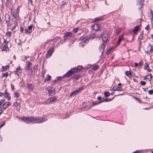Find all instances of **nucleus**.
Wrapping results in <instances>:
<instances>
[{
    "label": "nucleus",
    "instance_id": "1",
    "mask_svg": "<svg viewBox=\"0 0 153 153\" xmlns=\"http://www.w3.org/2000/svg\"><path fill=\"white\" fill-rule=\"evenodd\" d=\"M21 120H23L26 123H30L34 122L35 123H41L47 120V119L45 118H36L34 117H24L21 118Z\"/></svg>",
    "mask_w": 153,
    "mask_h": 153
},
{
    "label": "nucleus",
    "instance_id": "2",
    "mask_svg": "<svg viewBox=\"0 0 153 153\" xmlns=\"http://www.w3.org/2000/svg\"><path fill=\"white\" fill-rule=\"evenodd\" d=\"M101 38L104 42L107 41L110 39V35L108 32L106 31L103 32Z\"/></svg>",
    "mask_w": 153,
    "mask_h": 153
},
{
    "label": "nucleus",
    "instance_id": "3",
    "mask_svg": "<svg viewBox=\"0 0 153 153\" xmlns=\"http://www.w3.org/2000/svg\"><path fill=\"white\" fill-rule=\"evenodd\" d=\"M113 100V99H108V98H103L102 99V100H100L97 103H95L94 102H93L92 103V105H91V107H90L89 108H91V107L92 106L96 105L97 104H100L101 102H109Z\"/></svg>",
    "mask_w": 153,
    "mask_h": 153
},
{
    "label": "nucleus",
    "instance_id": "4",
    "mask_svg": "<svg viewBox=\"0 0 153 153\" xmlns=\"http://www.w3.org/2000/svg\"><path fill=\"white\" fill-rule=\"evenodd\" d=\"M84 88L82 86L76 90L73 91L70 94V96L71 97H72L73 95H74L77 94L80 91H82L83 89Z\"/></svg>",
    "mask_w": 153,
    "mask_h": 153
},
{
    "label": "nucleus",
    "instance_id": "5",
    "mask_svg": "<svg viewBox=\"0 0 153 153\" xmlns=\"http://www.w3.org/2000/svg\"><path fill=\"white\" fill-rule=\"evenodd\" d=\"M20 99H17L16 100V102L13 103V106L15 107L14 109L18 111H19L20 108V106L19 101Z\"/></svg>",
    "mask_w": 153,
    "mask_h": 153
},
{
    "label": "nucleus",
    "instance_id": "6",
    "mask_svg": "<svg viewBox=\"0 0 153 153\" xmlns=\"http://www.w3.org/2000/svg\"><path fill=\"white\" fill-rule=\"evenodd\" d=\"M7 42L6 41L5 39H4L3 44L1 48L2 51H7L9 49L8 47L7 46Z\"/></svg>",
    "mask_w": 153,
    "mask_h": 153
},
{
    "label": "nucleus",
    "instance_id": "7",
    "mask_svg": "<svg viewBox=\"0 0 153 153\" xmlns=\"http://www.w3.org/2000/svg\"><path fill=\"white\" fill-rule=\"evenodd\" d=\"M89 41L88 38H83L82 39V40L79 43L80 45L82 47H84V45H85Z\"/></svg>",
    "mask_w": 153,
    "mask_h": 153
},
{
    "label": "nucleus",
    "instance_id": "8",
    "mask_svg": "<svg viewBox=\"0 0 153 153\" xmlns=\"http://www.w3.org/2000/svg\"><path fill=\"white\" fill-rule=\"evenodd\" d=\"M74 69H71L64 74L63 77H69L71 76L72 74L74 73Z\"/></svg>",
    "mask_w": 153,
    "mask_h": 153
},
{
    "label": "nucleus",
    "instance_id": "9",
    "mask_svg": "<svg viewBox=\"0 0 153 153\" xmlns=\"http://www.w3.org/2000/svg\"><path fill=\"white\" fill-rule=\"evenodd\" d=\"M146 52L149 54H152V53L153 49L152 45H149L146 48Z\"/></svg>",
    "mask_w": 153,
    "mask_h": 153
},
{
    "label": "nucleus",
    "instance_id": "10",
    "mask_svg": "<svg viewBox=\"0 0 153 153\" xmlns=\"http://www.w3.org/2000/svg\"><path fill=\"white\" fill-rule=\"evenodd\" d=\"M54 51L53 48H50L49 50L47 51L46 54V57H49L52 54Z\"/></svg>",
    "mask_w": 153,
    "mask_h": 153
},
{
    "label": "nucleus",
    "instance_id": "11",
    "mask_svg": "<svg viewBox=\"0 0 153 153\" xmlns=\"http://www.w3.org/2000/svg\"><path fill=\"white\" fill-rule=\"evenodd\" d=\"M48 91L49 95L51 96H53L55 94V90L53 88L48 89Z\"/></svg>",
    "mask_w": 153,
    "mask_h": 153
},
{
    "label": "nucleus",
    "instance_id": "12",
    "mask_svg": "<svg viewBox=\"0 0 153 153\" xmlns=\"http://www.w3.org/2000/svg\"><path fill=\"white\" fill-rule=\"evenodd\" d=\"M100 25L98 24H95L93 25L92 28L95 31L97 30L100 28Z\"/></svg>",
    "mask_w": 153,
    "mask_h": 153
},
{
    "label": "nucleus",
    "instance_id": "13",
    "mask_svg": "<svg viewBox=\"0 0 153 153\" xmlns=\"http://www.w3.org/2000/svg\"><path fill=\"white\" fill-rule=\"evenodd\" d=\"M16 74L19 76L21 75V73L22 72V69L20 66H19L16 68Z\"/></svg>",
    "mask_w": 153,
    "mask_h": 153
},
{
    "label": "nucleus",
    "instance_id": "14",
    "mask_svg": "<svg viewBox=\"0 0 153 153\" xmlns=\"http://www.w3.org/2000/svg\"><path fill=\"white\" fill-rule=\"evenodd\" d=\"M140 29V27L139 26H137L134 27L132 31H130V33L133 32L134 33H136Z\"/></svg>",
    "mask_w": 153,
    "mask_h": 153
},
{
    "label": "nucleus",
    "instance_id": "15",
    "mask_svg": "<svg viewBox=\"0 0 153 153\" xmlns=\"http://www.w3.org/2000/svg\"><path fill=\"white\" fill-rule=\"evenodd\" d=\"M28 64L25 67V70H32V69L31 68V66L32 65V63L30 62H28Z\"/></svg>",
    "mask_w": 153,
    "mask_h": 153
},
{
    "label": "nucleus",
    "instance_id": "16",
    "mask_svg": "<svg viewBox=\"0 0 153 153\" xmlns=\"http://www.w3.org/2000/svg\"><path fill=\"white\" fill-rule=\"evenodd\" d=\"M114 91H121L122 90V88L121 87H119L118 85H115L113 88Z\"/></svg>",
    "mask_w": 153,
    "mask_h": 153
},
{
    "label": "nucleus",
    "instance_id": "17",
    "mask_svg": "<svg viewBox=\"0 0 153 153\" xmlns=\"http://www.w3.org/2000/svg\"><path fill=\"white\" fill-rule=\"evenodd\" d=\"M11 103L9 102H6L3 105V108L5 109L7 107L11 105Z\"/></svg>",
    "mask_w": 153,
    "mask_h": 153
},
{
    "label": "nucleus",
    "instance_id": "18",
    "mask_svg": "<svg viewBox=\"0 0 153 153\" xmlns=\"http://www.w3.org/2000/svg\"><path fill=\"white\" fill-rule=\"evenodd\" d=\"M4 95L5 97L7 98L8 100L10 99L11 97L10 96V94L9 93L7 92V91H6V90H5V91Z\"/></svg>",
    "mask_w": 153,
    "mask_h": 153
},
{
    "label": "nucleus",
    "instance_id": "19",
    "mask_svg": "<svg viewBox=\"0 0 153 153\" xmlns=\"http://www.w3.org/2000/svg\"><path fill=\"white\" fill-rule=\"evenodd\" d=\"M27 87L30 91H33V87L32 84L30 83H27Z\"/></svg>",
    "mask_w": 153,
    "mask_h": 153
},
{
    "label": "nucleus",
    "instance_id": "20",
    "mask_svg": "<svg viewBox=\"0 0 153 153\" xmlns=\"http://www.w3.org/2000/svg\"><path fill=\"white\" fill-rule=\"evenodd\" d=\"M10 16L8 14H6L5 16V20L6 22H9L10 20Z\"/></svg>",
    "mask_w": 153,
    "mask_h": 153
},
{
    "label": "nucleus",
    "instance_id": "21",
    "mask_svg": "<svg viewBox=\"0 0 153 153\" xmlns=\"http://www.w3.org/2000/svg\"><path fill=\"white\" fill-rule=\"evenodd\" d=\"M152 76L151 74H150L149 75H147L146 77H145L144 79L146 80L148 79L149 81L150 82L151 81L152 79Z\"/></svg>",
    "mask_w": 153,
    "mask_h": 153
},
{
    "label": "nucleus",
    "instance_id": "22",
    "mask_svg": "<svg viewBox=\"0 0 153 153\" xmlns=\"http://www.w3.org/2000/svg\"><path fill=\"white\" fill-rule=\"evenodd\" d=\"M123 35H120L119 37L118 40L117 41V45H119L120 43L121 42L123 39Z\"/></svg>",
    "mask_w": 153,
    "mask_h": 153
},
{
    "label": "nucleus",
    "instance_id": "23",
    "mask_svg": "<svg viewBox=\"0 0 153 153\" xmlns=\"http://www.w3.org/2000/svg\"><path fill=\"white\" fill-rule=\"evenodd\" d=\"M106 45V44L105 43H103L102 44L100 48L101 51H103Z\"/></svg>",
    "mask_w": 153,
    "mask_h": 153
},
{
    "label": "nucleus",
    "instance_id": "24",
    "mask_svg": "<svg viewBox=\"0 0 153 153\" xmlns=\"http://www.w3.org/2000/svg\"><path fill=\"white\" fill-rule=\"evenodd\" d=\"M64 36L66 37L71 36H72V32H67L65 33Z\"/></svg>",
    "mask_w": 153,
    "mask_h": 153
},
{
    "label": "nucleus",
    "instance_id": "25",
    "mask_svg": "<svg viewBox=\"0 0 153 153\" xmlns=\"http://www.w3.org/2000/svg\"><path fill=\"white\" fill-rule=\"evenodd\" d=\"M50 102H53L55 101L56 100V97L55 96L49 98Z\"/></svg>",
    "mask_w": 153,
    "mask_h": 153
},
{
    "label": "nucleus",
    "instance_id": "26",
    "mask_svg": "<svg viewBox=\"0 0 153 153\" xmlns=\"http://www.w3.org/2000/svg\"><path fill=\"white\" fill-rule=\"evenodd\" d=\"M125 74L129 77H130L132 76L131 71H126Z\"/></svg>",
    "mask_w": 153,
    "mask_h": 153
},
{
    "label": "nucleus",
    "instance_id": "27",
    "mask_svg": "<svg viewBox=\"0 0 153 153\" xmlns=\"http://www.w3.org/2000/svg\"><path fill=\"white\" fill-rule=\"evenodd\" d=\"M138 2V4H139V5H140V7L139 8L140 9L142 6V5L143 4V0H137Z\"/></svg>",
    "mask_w": 153,
    "mask_h": 153
},
{
    "label": "nucleus",
    "instance_id": "28",
    "mask_svg": "<svg viewBox=\"0 0 153 153\" xmlns=\"http://www.w3.org/2000/svg\"><path fill=\"white\" fill-rule=\"evenodd\" d=\"M33 27V25H30L28 26L27 27L28 30L29 31V32H32V28Z\"/></svg>",
    "mask_w": 153,
    "mask_h": 153
},
{
    "label": "nucleus",
    "instance_id": "29",
    "mask_svg": "<svg viewBox=\"0 0 153 153\" xmlns=\"http://www.w3.org/2000/svg\"><path fill=\"white\" fill-rule=\"evenodd\" d=\"M9 67V65H7L5 66H2V69L4 71H6L7 69H8Z\"/></svg>",
    "mask_w": 153,
    "mask_h": 153
},
{
    "label": "nucleus",
    "instance_id": "30",
    "mask_svg": "<svg viewBox=\"0 0 153 153\" xmlns=\"http://www.w3.org/2000/svg\"><path fill=\"white\" fill-rule=\"evenodd\" d=\"M104 96L105 97H108L110 95V94L108 91H105L104 92Z\"/></svg>",
    "mask_w": 153,
    "mask_h": 153
},
{
    "label": "nucleus",
    "instance_id": "31",
    "mask_svg": "<svg viewBox=\"0 0 153 153\" xmlns=\"http://www.w3.org/2000/svg\"><path fill=\"white\" fill-rule=\"evenodd\" d=\"M73 69H74V72L77 73L78 72H79L81 71V69L80 68H73Z\"/></svg>",
    "mask_w": 153,
    "mask_h": 153
},
{
    "label": "nucleus",
    "instance_id": "32",
    "mask_svg": "<svg viewBox=\"0 0 153 153\" xmlns=\"http://www.w3.org/2000/svg\"><path fill=\"white\" fill-rule=\"evenodd\" d=\"M51 103L49 98L46 100L45 101L43 102V104H48Z\"/></svg>",
    "mask_w": 153,
    "mask_h": 153
},
{
    "label": "nucleus",
    "instance_id": "33",
    "mask_svg": "<svg viewBox=\"0 0 153 153\" xmlns=\"http://www.w3.org/2000/svg\"><path fill=\"white\" fill-rule=\"evenodd\" d=\"M62 77H61V76H58L57 77H56V79H55L54 81H53V82H55L56 81H59V80H60L61 79H62Z\"/></svg>",
    "mask_w": 153,
    "mask_h": 153
},
{
    "label": "nucleus",
    "instance_id": "34",
    "mask_svg": "<svg viewBox=\"0 0 153 153\" xmlns=\"http://www.w3.org/2000/svg\"><path fill=\"white\" fill-rule=\"evenodd\" d=\"M103 20L102 18H96L94 20V22H97L99 21H101Z\"/></svg>",
    "mask_w": 153,
    "mask_h": 153
},
{
    "label": "nucleus",
    "instance_id": "35",
    "mask_svg": "<svg viewBox=\"0 0 153 153\" xmlns=\"http://www.w3.org/2000/svg\"><path fill=\"white\" fill-rule=\"evenodd\" d=\"M29 71H30L28 72H27V74L28 76H30L33 74V70L32 69V70H29Z\"/></svg>",
    "mask_w": 153,
    "mask_h": 153
},
{
    "label": "nucleus",
    "instance_id": "36",
    "mask_svg": "<svg viewBox=\"0 0 153 153\" xmlns=\"http://www.w3.org/2000/svg\"><path fill=\"white\" fill-rule=\"evenodd\" d=\"M99 68V66L98 65H96L94 66L92 68V69L94 71H96Z\"/></svg>",
    "mask_w": 153,
    "mask_h": 153
},
{
    "label": "nucleus",
    "instance_id": "37",
    "mask_svg": "<svg viewBox=\"0 0 153 153\" xmlns=\"http://www.w3.org/2000/svg\"><path fill=\"white\" fill-rule=\"evenodd\" d=\"M8 75V73L7 72L6 73L3 74L2 77H7Z\"/></svg>",
    "mask_w": 153,
    "mask_h": 153
},
{
    "label": "nucleus",
    "instance_id": "38",
    "mask_svg": "<svg viewBox=\"0 0 153 153\" xmlns=\"http://www.w3.org/2000/svg\"><path fill=\"white\" fill-rule=\"evenodd\" d=\"M115 33L116 34H118L120 32V29L119 28H116L115 30Z\"/></svg>",
    "mask_w": 153,
    "mask_h": 153
},
{
    "label": "nucleus",
    "instance_id": "39",
    "mask_svg": "<svg viewBox=\"0 0 153 153\" xmlns=\"http://www.w3.org/2000/svg\"><path fill=\"white\" fill-rule=\"evenodd\" d=\"M96 35L95 33H93L92 34L91 36V38L92 39H94L96 38Z\"/></svg>",
    "mask_w": 153,
    "mask_h": 153
},
{
    "label": "nucleus",
    "instance_id": "40",
    "mask_svg": "<svg viewBox=\"0 0 153 153\" xmlns=\"http://www.w3.org/2000/svg\"><path fill=\"white\" fill-rule=\"evenodd\" d=\"M27 57H26L25 56L23 55L21 56V59L22 61H25L27 58Z\"/></svg>",
    "mask_w": 153,
    "mask_h": 153
},
{
    "label": "nucleus",
    "instance_id": "41",
    "mask_svg": "<svg viewBox=\"0 0 153 153\" xmlns=\"http://www.w3.org/2000/svg\"><path fill=\"white\" fill-rule=\"evenodd\" d=\"M66 2L63 1L62 2V3L60 5V7L62 8L65 4Z\"/></svg>",
    "mask_w": 153,
    "mask_h": 153
},
{
    "label": "nucleus",
    "instance_id": "42",
    "mask_svg": "<svg viewBox=\"0 0 153 153\" xmlns=\"http://www.w3.org/2000/svg\"><path fill=\"white\" fill-rule=\"evenodd\" d=\"M146 84V82L145 81H141L140 82V85L144 86Z\"/></svg>",
    "mask_w": 153,
    "mask_h": 153
},
{
    "label": "nucleus",
    "instance_id": "43",
    "mask_svg": "<svg viewBox=\"0 0 153 153\" xmlns=\"http://www.w3.org/2000/svg\"><path fill=\"white\" fill-rule=\"evenodd\" d=\"M79 29V28L78 27L72 30V32H74V33L77 32Z\"/></svg>",
    "mask_w": 153,
    "mask_h": 153
},
{
    "label": "nucleus",
    "instance_id": "44",
    "mask_svg": "<svg viewBox=\"0 0 153 153\" xmlns=\"http://www.w3.org/2000/svg\"><path fill=\"white\" fill-rule=\"evenodd\" d=\"M5 101V100L4 99H1L0 100V106H1L2 104Z\"/></svg>",
    "mask_w": 153,
    "mask_h": 153
},
{
    "label": "nucleus",
    "instance_id": "45",
    "mask_svg": "<svg viewBox=\"0 0 153 153\" xmlns=\"http://www.w3.org/2000/svg\"><path fill=\"white\" fill-rule=\"evenodd\" d=\"M143 34H141L139 36L138 39H143Z\"/></svg>",
    "mask_w": 153,
    "mask_h": 153
},
{
    "label": "nucleus",
    "instance_id": "46",
    "mask_svg": "<svg viewBox=\"0 0 153 153\" xmlns=\"http://www.w3.org/2000/svg\"><path fill=\"white\" fill-rule=\"evenodd\" d=\"M25 34H30L31 33L30 32H29V31L28 30V28L26 29L25 30Z\"/></svg>",
    "mask_w": 153,
    "mask_h": 153
},
{
    "label": "nucleus",
    "instance_id": "47",
    "mask_svg": "<svg viewBox=\"0 0 153 153\" xmlns=\"http://www.w3.org/2000/svg\"><path fill=\"white\" fill-rule=\"evenodd\" d=\"M51 76L48 75H47V77H46V79H45V81L47 80L48 81L51 78Z\"/></svg>",
    "mask_w": 153,
    "mask_h": 153
},
{
    "label": "nucleus",
    "instance_id": "48",
    "mask_svg": "<svg viewBox=\"0 0 153 153\" xmlns=\"http://www.w3.org/2000/svg\"><path fill=\"white\" fill-rule=\"evenodd\" d=\"M14 27H17L18 26V22H17V19H16L15 21L14 22Z\"/></svg>",
    "mask_w": 153,
    "mask_h": 153
},
{
    "label": "nucleus",
    "instance_id": "49",
    "mask_svg": "<svg viewBox=\"0 0 153 153\" xmlns=\"http://www.w3.org/2000/svg\"><path fill=\"white\" fill-rule=\"evenodd\" d=\"M112 50L111 48H109L108 51H107L106 52V54H110V52Z\"/></svg>",
    "mask_w": 153,
    "mask_h": 153
},
{
    "label": "nucleus",
    "instance_id": "50",
    "mask_svg": "<svg viewBox=\"0 0 153 153\" xmlns=\"http://www.w3.org/2000/svg\"><path fill=\"white\" fill-rule=\"evenodd\" d=\"M19 94L17 93H14V96L16 98H18L19 97Z\"/></svg>",
    "mask_w": 153,
    "mask_h": 153
},
{
    "label": "nucleus",
    "instance_id": "51",
    "mask_svg": "<svg viewBox=\"0 0 153 153\" xmlns=\"http://www.w3.org/2000/svg\"><path fill=\"white\" fill-rule=\"evenodd\" d=\"M6 4L7 5H10V2L9 0H6Z\"/></svg>",
    "mask_w": 153,
    "mask_h": 153
},
{
    "label": "nucleus",
    "instance_id": "52",
    "mask_svg": "<svg viewBox=\"0 0 153 153\" xmlns=\"http://www.w3.org/2000/svg\"><path fill=\"white\" fill-rule=\"evenodd\" d=\"M74 78L76 79H78L79 78V75L78 74L75 75L74 76Z\"/></svg>",
    "mask_w": 153,
    "mask_h": 153
},
{
    "label": "nucleus",
    "instance_id": "53",
    "mask_svg": "<svg viewBox=\"0 0 153 153\" xmlns=\"http://www.w3.org/2000/svg\"><path fill=\"white\" fill-rule=\"evenodd\" d=\"M5 121H4L2 122V124L0 126V128H1L3 126L5 125Z\"/></svg>",
    "mask_w": 153,
    "mask_h": 153
},
{
    "label": "nucleus",
    "instance_id": "54",
    "mask_svg": "<svg viewBox=\"0 0 153 153\" xmlns=\"http://www.w3.org/2000/svg\"><path fill=\"white\" fill-rule=\"evenodd\" d=\"M148 93L149 94L152 95L153 94V90H149Z\"/></svg>",
    "mask_w": 153,
    "mask_h": 153
},
{
    "label": "nucleus",
    "instance_id": "55",
    "mask_svg": "<svg viewBox=\"0 0 153 153\" xmlns=\"http://www.w3.org/2000/svg\"><path fill=\"white\" fill-rule=\"evenodd\" d=\"M6 35L10 36L11 35V33L10 32H8L6 33Z\"/></svg>",
    "mask_w": 153,
    "mask_h": 153
},
{
    "label": "nucleus",
    "instance_id": "56",
    "mask_svg": "<svg viewBox=\"0 0 153 153\" xmlns=\"http://www.w3.org/2000/svg\"><path fill=\"white\" fill-rule=\"evenodd\" d=\"M141 152V151L140 150H137L133 152L132 153H140Z\"/></svg>",
    "mask_w": 153,
    "mask_h": 153
},
{
    "label": "nucleus",
    "instance_id": "57",
    "mask_svg": "<svg viewBox=\"0 0 153 153\" xmlns=\"http://www.w3.org/2000/svg\"><path fill=\"white\" fill-rule=\"evenodd\" d=\"M150 13L152 15V18H151V20H152L153 19V11L152 10H151L150 11Z\"/></svg>",
    "mask_w": 153,
    "mask_h": 153
},
{
    "label": "nucleus",
    "instance_id": "58",
    "mask_svg": "<svg viewBox=\"0 0 153 153\" xmlns=\"http://www.w3.org/2000/svg\"><path fill=\"white\" fill-rule=\"evenodd\" d=\"M45 72H46L44 70V71H42V75L43 77H44V75L45 73Z\"/></svg>",
    "mask_w": 153,
    "mask_h": 153
},
{
    "label": "nucleus",
    "instance_id": "59",
    "mask_svg": "<svg viewBox=\"0 0 153 153\" xmlns=\"http://www.w3.org/2000/svg\"><path fill=\"white\" fill-rule=\"evenodd\" d=\"M149 25H148L147 26L145 27V29L146 30H148L149 29Z\"/></svg>",
    "mask_w": 153,
    "mask_h": 153
},
{
    "label": "nucleus",
    "instance_id": "60",
    "mask_svg": "<svg viewBox=\"0 0 153 153\" xmlns=\"http://www.w3.org/2000/svg\"><path fill=\"white\" fill-rule=\"evenodd\" d=\"M145 67L146 68H148L149 67V64L147 63H145Z\"/></svg>",
    "mask_w": 153,
    "mask_h": 153
},
{
    "label": "nucleus",
    "instance_id": "61",
    "mask_svg": "<svg viewBox=\"0 0 153 153\" xmlns=\"http://www.w3.org/2000/svg\"><path fill=\"white\" fill-rule=\"evenodd\" d=\"M11 87L12 90H13L14 89V86L13 84H11Z\"/></svg>",
    "mask_w": 153,
    "mask_h": 153
},
{
    "label": "nucleus",
    "instance_id": "62",
    "mask_svg": "<svg viewBox=\"0 0 153 153\" xmlns=\"http://www.w3.org/2000/svg\"><path fill=\"white\" fill-rule=\"evenodd\" d=\"M4 95V93L0 92V97H2Z\"/></svg>",
    "mask_w": 153,
    "mask_h": 153
},
{
    "label": "nucleus",
    "instance_id": "63",
    "mask_svg": "<svg viewBox=\"0 0 153 153\" xmlns=\"http://www.w3.org/2000/svg\"><path fill=\"white\" fill-rule=\"evenodd\" d=\"M7 25L9 26H10L12 25V24L8 22V23H7Z\"/></svg>",
    "mask_w": 153,
    "mask_h": 153
},
{
    "label": "nucleus",
    "instance_id": "64",
    "mask_svg": "<svg viewBox=\"0 0 153 153\" xmlns=\"http://www.w3.org/2000/svg\"><path fill=\"white\" fill-rule=\"evenodd\" d=\"M24 30V29L23 27H21L20 28V31L21 32H23Z\"/></svg>",
    "mask_w": 153,
    "mask_h": 153
}]
</instances>
